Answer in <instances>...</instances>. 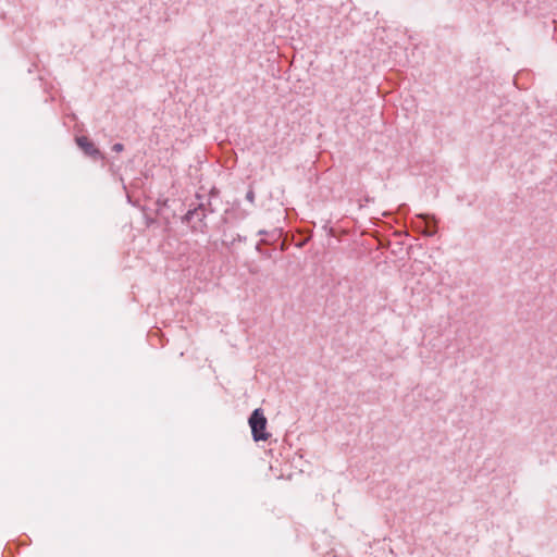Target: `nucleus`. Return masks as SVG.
I'll list each match as a JSON object with an SVG mask.
<instances>
[{
    "mask_svg": "<svg viewBox=\"0 0 557 557\" xmlns=\"http://www.w3.org/2000/svg\"><path fill=\"white\" fill-rule=\"evenodd\" d=\"M76 143L87 154H89V156L99 154L98 149L86 136L78 137L76 139Z\"/></svg>",
    "mask_w": 557,
    "mask_h": 557,
    "instance_id": "nucleus-2",
    "label": "nucleus"
},
{
    "mask_svg": "<svg viewBox=\"0 0 557 557\" xmlns=\"http://www.w3.org/2000/svg\"><path fill=\"white\" fill-rule=\"evenodd\" d=\"M249 425L251 428V433L255 441H267L269 438V433L267 430V419L261 409H256L250 418Z\"/></svg>",
    "mask_w": 557,
    "mask_h": 557,
    "instance_id": "nucleus-1",
    "label": "nucleus"
},
{
    "mask_svg": "<svg viewBox=\"0 0 557 557\" xmlns=\"http://www.w3.org/2000/svg\"><path fill=\"white\" fill-rule=\"evenodd\" d=\"M113 150L116 151V152H121L123 150V145L122 144H115L113 146Z\"/></svg>",
    "mask_w": 557,
    "mask_h": 557,
    "instance_id": "nucleus-3",
    "label": "nucleus"
}]
</instances>
